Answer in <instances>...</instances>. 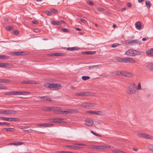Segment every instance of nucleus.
Returning <instances> with one entry per match:
<instances>
[{
	"instance_id": "nucleus-1",
	"label": "nucleus",
	"mask_w": 153,
	"mask_h": 153,
	"mask_svg": "<svg viewBox=\"0 0 153 153\" xmlns=\"http://www.w3.org/2000/svg\"><path fill=\"white\" fill-rule=\"evenodd\" d=\"M117 60L120 62L135 63V61L131 58H122L120 57H117L116 58Z\"/></svg>"
},
{
	"instance_id": "nucleus-2",
	"label": "nucleus",
	"mask_w": 153,
	"mask_h": 153,
	"mask_svg": "<svg viewBox=\"0 0 153 153\" xmlns=\"http://www.w3.org/2000/svg\"><path fill=\"white\" fill-rule=\"evenodd\" d=\"M141 53L140 51L132 49L128 50L125 52L126 55L132 56L140 55Z\"/></svg>"
},
{
	"instance_id": "nucleus-3",
	"label": "nucleus",
	"mask_w": 153,
	"mask_h": 153,
	"mask_svg": "<svg viewBox=\"0 0 153 153\" xmlns=\"http://www.w3.org/2000/svg\"><path fill=\"white\" fill-rule=\"evenodd\" d=\"M136 86V84L134 82H132L130 83L128 87L129 94H134L136 92L137 90Z\"/></svg>"
},
{
	"instance_id": "nucleus-4",
	"label": "nucleus",
	"mask_w": 153,
	"mask_h": 153,
	"mask_svg": "<svg viewBox=\"0 0 153 153\" xmlns=\"http://www.w3.org/2000/svg\"><path fill=\"white\" fill-rule=\"evenodd\" d=\"M136 136L138 137H143L146 139H153V137L150 135L144 133H137Z\"/></svg>"
},
{
	"instance_id": "nucleus-5",
	"label": "nucleus",
	"mask_w": 153,
	"mask_h": 153,
	"mask_svg": "<svg viewBox=\"0 0 153 153\" xmlns=\"http://www.w3.org/2000/svg\"><path fill=\"white\" fill-rule=\"evenodd\" d=\"M1 114H17V111L14 110H7L2 111L0 112Z\"/></svg>"
},
{
	"instance_id": "nucleus-6",
	"label": "nucleus",
	"mask_w": 153,
	"mask_h": 153,
	"mask_svg": "<svg viewBox=\"0 0 153 153\" xmlns=\"http://www.w3.org/2000/svg\"><path fill=\"white\" fill-rule=\"evenodd\" d=\"M86 112L92 114H95L100 116H104L105 114L100 111H87Z\"/></svg>"
},
{
	"instance_id": "nucleus-7",
	"label": "nucleus",
	"mask_w": 153,
	"mask_h": 153,
	"mask_svg": "<svg viewBox=\"0 0 153 153\" xmlns=\"http://www.w3.org/2000/svg\"><path fill=\"white\" fill-rule=\"evenodd\" d=\"M0 119L10 122L18 121L19 120V119L18 118L12 117H0Z\"/></svg>"
},
{
	"instance_id": "nucleus-8",
	"label": "nucleus",
	"mask_w": 153,
	"mask_h": 153,
	"mask_svg": "<svg viewBox=\"0 0 153 153\" xmlns=\"http://www.w3.org/2000/svg\"><path fill=\"white\" fill-rule=\"evenodd\" d=\"M62 88L61 85L59 84L53 83L51 84V89L52 90H57Z\"/></svg>"
},
{
	"instance_id": "nucleus-9",
	"label": "nucleus",
	"mask_w": 153,
	"mask_h": 153,
	"mask_svg": "<svg viewBox=\"0 0 153 153\" xmlns=\"http://www.w3.org/2000/svg\"><path fill=\"white\" fill-rule=\"evenodd\" d=\"M95 105V104L91 103L89 102H84V103L81 104L79 105L80 106H83V107L87 108L89 107H92Z\"/></svg>"
},
{
	"instance_id": "nucleus-10",
	"label": "nucleus",
	"mask_w": 153,
	"mask_h": 153,
	"mask_svg": "<svg viewBox=\"0 0 153 153\" xmlns=\"http://www.w3.org/2000/svg\"><path fill=\"white\" fill-rule=\"evenodd\" d=\"M85 123L86 124L89 126H92L93 125V121L92 119L90 118H87L85 120Z\"/></svg>"
},
{
	"instance_id": "nucleus-11",
	"label": "nucleus",
	"mask_w": 153,
	"mask_h": 153,
	"mask_svg": "<svg viewBox=\"0 0 153 153\" xmlns=\"http://www.w3.org/2000/svg\"><path fill=\"white\" fill-rule=\"evenodd\" d=\"M141 44V41L138 39L131 40V46L140 45Z\"/></svg>"
},
{
	"instance_id": "nucleus-12",
	"label": "nucleus",
	"mask_w": 153,
	"mask_h": 153,
	"mask_svg": "<svg viewBox=\"0 0 153 153\" xmlns=\"http://www.w3.org/2000/svg\"><path fill=\"white\" fill-rule=\"evenodd\" d=\"M146 68L151 71H153V62L147 63L146 65Z\"/></svg>"
},
{
	"instance_id": "nucleus-13",
	"label": "nucleus",
	"mask_w": 153,
	"mask_h": 153,
	"mask_svg": "<svg viewBox=\"0 0 153 153\" xmlns=\"http://www.w3.org/2000/svg\"><path fill=\"white\" fill-rule=\"evenodd\" d=\"M132 75V74L131 73L125 71H122V76L126 77H129L131 76Z\"/></svg>"
},
{
	"instance_id": "nucleus-14",
	"label": "nucleus",
	"mask_w": 153,
	"mask_h": 153,
	"mask_svg": "<svg viewBox=\"0 0 153 153\" xmlns=\"http://www.w3.org/2000/svg\"><path fill=\"white\" fill-rule=\"evenodd\" d=\"M52 111H54L55 114L59 113L60 114L61 111V108L59 107H52Z\"/></svg>"
},
{
	"instance_id": "nucleus-15",
	"label": "nucleus",
	"mask_w": 153,
	"mask_h": 153,
	"mask_svg": "<svg viewBox=\"0 0 153 153\" xmlns=\"http://www.w3.org/2000/svg\"><path fill=\"white\" fill-rule=\"evenodd\" d=\"M66 55L65 53H52L50 55V56H65Z\"/></svg>"
},
{
	"instance_id": "nucleus-16",
	"label": "nucleus",
	"mask_w": 153,
	"mask_h": 153,
	"mask_svg": "<svg viewBox=\"0 0 153 153\" xmlns=\"http://www.w3.org/2000/svg\"><path fill=\"white\" fill-rule=\"evenodd\" d=\"M37 98L41 99L43 100H48L49 101H51V98L47 96H43L42 97H38Z\"/></svg>"
},
{
	"instance_id": "nucleus-17",
	"label": "nucleus",
	"mask_w": 153,
	"mask_h": 153,
	"mask_svg": "<svg viewBox=\"0 0 153 153\" xmlns=\"http://www.w3.org/2000/svg\"><path fill=\"white\" fill-rule=\"evenodd\" d=\"M66 147L71 149H74L75 150L78 149L82 148L81 147L68 145H66Z\"/></svg>"
},
{
	"instance_id": "nucleus-18",
	"label": "nucleus",
	"mask_w": 153,
	"mask_h": 153,
	"mask_svg": "<svg viewBox=\"0 0 153 153\" xmlns=\"http://www.w3.org/2000/svg\"><path fill=\"white\" fill-rule=\"evenodd\" d=\"M83 54L85 55H93L96 53L95 51H83L82 52Z\"/></svg>"
},
{
	"instance_id": "nucleus-19",
	"label": "nucleus",
	"mask_w": 153,
	"mask_h": 153,
	"mask_svg": "<svg viewBox=\"0 0 153 153\" xmlns=\"http://www.w3.org/2000/svg\"><path fill=\"white\" fill-rule=\"evenodd\" d=\"M146 54L149 56H153V48H151L146 52Z\"/></svg>"
},
{
	"instance_id": "nucleus-20",
	"label": "nucleus",
	"mask_w": 153,
	"mask_h": 153,
	"mask_svg": "<svg viewBox=\"0 0 153 153\" xmlns=\"http://www.w3.org/2000/svg\"><path fill=\"white\" fill-rule=\"evenodd\" d=\"M64 119L62 118H53L51 119V120H53V123H62V121H61L60 120H63Z\"/></svg>"
},
{
	"instance_id": "nucleus-21",
	"label": "nucleus",
	"mask_w": 153,
	"mask_h": 153,
	"mask_svg": "<svg viewBox=\"0 0 153 153\" xmlns=\"http://www.w3.org/2000/svg\"><path fill=\"white\" fill-rule=\"evenodd\" d=\"M14 55L20 56L25 55V53L24 52H15L13 53Z\"/></svg>"
},
{
	"instance_id": "nucleus-22",
	"label": "nucleus",
	"mask_w": 153,
	"mask_h": 153,
	"mask_svg": "<svg viewBox=\"0 0 153 153\" xmlns=\"http://www.w3.org/2000/svg\"><path fill=\"white\" fill-rule=\"evenodd\" d=\"M15 130L13 128H4L2 129L3 131H13Z\"/></svg>"
},
{
	"instance_id": "nucleus-23",
	"label": "nucleus",
	"mask_w": 153,
	"mask_h": 153,
	"mask_svg": "<svg viewBox=\"0 0 153 153\" xmlns=\"http://www.w3.org/2000/svg\"><path fill=\"white\" fill-rule=\"evenodd\" d=\"M135 26L137 29L140 30L141 28V25L140 22H137L135 24Z\"/></svg>"
},
{
	"instance_id": "nucleus-24",
	"label": "nucleus",
	"mask_w": 153,
	"mask_h": 153,
	"mask_svg": "<svg viewBox=\"0 0 153 153\" xmlns=\"http://www.w3.org/2000/svg\"><path fill=\"white\" fill-rule=\"evenodd\" d=\"M60 114H67L69 113H71L70 109H67L65 111H60Z\"/></svg>"
},
{
	"instance_id": "nucleus-25",
	"label": "nucleus",
	"mask_w": 153,
	"mask_h": 153,
	"mask_svg": "<svg viewBox=\"0 0 153 153\" xmlns=\"http://www.w3.org/2000/svg\"><path fill=\"white\" fill-rule=\"evenodd\" d=\"M51 23L53 25H61L62 23V22L58 21H53L51 22Z\"/></svg>"
},
{
	"instance_id": "nucleus-26",
	"label": "nucleus",
	"mask_w": 153,
	"mask_h": 153,
	"mask_svg": "<svg viewBox=\"0 0 153 153\" xmlns=\"http://www.w3.org/2000/svg\"><path fill=\"white\" fill-rule=\"evenodd\" d=\"M80 96H88L90 95V93L89 92H84L82 93H80Z\"/></svg>"
},
{
	"instance_id": "nucleus-27",
	"label": "nucleus",
	"mask_w": 153,
	"mask_h": 153,
	"mask_svg": "<svg viewBox=\"0 0 153 153\" xmlns=\"http://www.w3.org/2000/svg\"><path fill=\"white\" fill-rule=\"evenodd\" d=\"M79 49V48L76 47H74L71 48H68L67 50L70 51H74V50H77Z\"/></svg>"
},
{
	"instance_id": "nucleus-28",
	"label": "nucleus",
	"mask_w": 153,
	"mask_h": 153,
	"mask_svg": "<svg viewBox=\"0 0 153 153\" xmlns=\"http://www.w3.org/2000/svg\"><path fill=\"white\" fill-rule=\"evenodd\" d=\"M146 7L148 8L149 9L151 6V3L150 1L148 0L146 1Z\"/></svg>"
},
{
	"instance_id": "nucleus-29",
	"label": "nucleus",
	"mask_w": 153,
	"mask_h": 153,
	"mask_svg": "<svg viewBox=\"0 0 153 153\" xmlns=\"http://www.w3.org/2000/svg\"><path fill=\"white\" fill-rule=\"evenodd\" d=\"M110 146L108 145H105L104 146H101L100 149H106L110 148Z\"/></svg>"
},
{
	"instance_id": "nucleus-30",
	"label": "nucleus",
	"mask_w": 153,
	"mask_h": 153,
	"mask_svg": "<svg viewBox=\"0 0 153 153\" xmlns=\"http://www.w3.org/2000/svg\"><path fill=\"white\" fill-rule=\"evenodd\" d=\"M101 146H91L90 147L91 148L96 149H100Z\"/></svg>"
},
{
	"instance_id": "nucleus-31",
	"label": "nucleus",
	"mask_w": 153,
	"mask_h": 153,
	"mask_svg": "<svg viewBox=\"0 0 153 153\" xmlns=\"http://www.w3.org/2000/svg\"><path fill=\"white\" fill-rule=\"evenodd\" d=\"M148 148L149 150L152 151V152H153V144H149L148 146Z\"/></svg>"
},
{
	"instance_id": "nucleus-32",
	"label": "nucleus",
	"mask_w": 153,
	"mask_h": 153,
	"mask_svg": "<svg viewBox=\"0 0 153 153\" xmlns=\"http://www.w3.org/2000/svg\"><path fill=\"white\" fill-rule=\"evenodd\" d=\"M125 44L126 45L131 46V40H126L125 42Z\"/></svg>"
},
{
	"instance_id": "nucleus-33",
	"label": "nucleus",
	"mask_w": 153,
	"mask_h": 153,
	"mask_svg": "<svg viewBox=\"0 0 153 153\" xmlns=\"http://www.w3.org/2000/svg\"><path fill=\"white\" fill-rule=\"evenodd\" d=\"M37 126H41L42 127H48V124H39L37 125Z\"/></svg>"
},
{
	"instance_id": "nucleus-34",
	"label": "nucleus",
	"mask_w": 153,
	"mask_h": 153,
	"mask_svg": "<svg viewBox=\"0 0 153 153\" xmlns=\"http://www.w3.org/2000/svg\"><path fill=\"white\" fill-rule=\"evenodd\" d=\"M8 64H5L4 63H0V67H8Z\"/></svg>"
},
{
	"instance_id": "nucleus-35",
	"label": "nucleus",
	"mask_w": 153,
	"mask_h": 153,
	"mask_svg": "<svg viewBox=\"0 0 153 153\" xmlns=\"http://www.w3.org/2000/svg\"><path fill=\"white\" fill-rule=\"evenodd\" d=\"M9 57L7 56L0 55V59H8Z\"/></svg>"
},
{
	"instance_id": "nucleus-36",
	"label": "nucleus",
	"mask_w": 153,
	"mask_h": 153,
	"mask_svg": "<svg viewBox=\"0 0 153 153\" xmlns=\"http://www.w3.org/2000/svg\"><path fill=\"white\" fill-rule=\"evenodd\" d=\"M44 86L47 88H48L51 89V84L47 83L45 84L44 85Z\"/></svg>"
},
{
	"instance_id": "nucleus-37",
	"label": "nucleus",
	"mask_w": 153,
	"mask_h": 153,
	"mask_svg": "<svg viewBox=\"0 0 153 153\" xmlns=\"http://www.w3.org/2000/svg\"><path fill=\"white\" fill-rule=\"evenodd\" d=\"M90 78V77L88 76H83L82 77V79L84 80L88 79Z\"/></svg>"
},
{
	"instance_id": "nucleus-38",
	"label": "nucleus",
	"mask_w": 153,
	"mask_h": 153,
	"mask_svg": "<svg viewBox=\"0 0 153 153\" xmlns=\"http://www.w3.org/2000/svg\"><path fill=\"white\" fill-rule=\"evenodd\" d=\"M123 71H118L116 72V74L118 76H122V72Z\"/></svg>"
},
{
	"instance_id": "nucleus-39",
	"label": "nucleus",
	"mask_w": 153,
	"mask_h": 153,
	"mask_svg": "<svg viewBox=\"0 0 153 153\" xmlns=\"http://www.w3.org/2000/svg\"><path fill=\"white\" fill-rule=\"evenodd\" d=\"M16 95H23V91H15Z\"/></svg>"
},
{
	"instance_id": "nucleus-40",
	"label": "nucleus",
	"mask_w": 153,
	"mask_h": 153,
	"mask_svg": "<svg viewBox=\"0 0 153 153\" xmlns=\"http://www.w3.org/2000/svg\"><path fill=\"white\" fill-rule=\"evenodd\" d=\"M24 143L22 142H16L14 143V145H20L23 144Z\"/></svg>"
},
{
	"instance_id": "nucleus-41",
	"label": "nucleus",
	"mask_w": 153,
	"mask_h": 153,
	"mask_svg": "<svg viewBox=\"0 0 153 153\" xmlns=\"http://www.w3.org/2000/svg\"><path fill=\"white\" fill-rule=\"evenodd\" d=\"M37 83L35 82V81L31 80H28V84H36Z\"/></svg>"
},
{
	"instance_id": "nucleus-42",
	"label": "nucleus",
	"mask_w": 153,
	"mask_h": 153,
	"mask_svg": "<svg viewBox=\"0 0 153 153\" xmlns=\"http://www.w3.org/2000/svg\"><path fill=\"white\" fill-rule=\"evenodd\" d=\"M6 88V87L3 86L2 84H0V89H5Z\"/></svg>"
},
{
	"instance_id": "nucleus-43",
	"label": "nucleus",
	"mask_w": 153,
	"mask_h": 153,
	"mask_svg": "<svg viewBox=\"0 0 153 153\" xmlns=\"http://www.w3.org/2000/svg\"><path fill=\"white\" fill-rule=\"evenodd\" d=\"M51 12H53L54 13H57V11L54 9H50Z\"/></svg>"
},
{
	"instance_id": "nucleus-44",
	"label": "nucleus",
	"mask_w": 153,
	"mask_h": 153,
	"mask_svg": "<svg viewBox=\"0 0 153 153\" xmlns=\"http://www.w3.org/2000/svg\"><path fill=\"white\" fill-rule=\"evenodd\" d=\"M22 84H28V80H24L21 82Z\"/></svg>"
},
{
	"instance_id": "nucleus-45",
	"label": "nucleus",
	"mask_w": 153,
	"mask_h": 153,
	"mask_svg": "<svg viewBox=\"0 0 153 153\" xmlns=\"http://www.w3.org/2000/svg\"><path fill=\"white\" fill-rule=\"evenodd\" d=\"M141 89V87L140 83H139L138 84V87L136 88V90H140Z\"/></svg>"
},
{
	"instance_id": "nucleus-46",
	"label": "nucleus",
	"mask_w": 153,
	"mask_h": 153,
	"mask_svg": "<svg viewBox=\"0 0 153 153\" xmlns=\"http://www.w3.org/2000/svg\"><path fill=\"white\" fill-rule=\"evenodd\" d=\"M97 9L98 11L100 12H102L104 10V9L101 7H97Z\"/></svg>"
},
{
	"instance_id": "nucleus-47",
	"label": "nucleus",
	"mask_w": 153,
	"mask_h": 153,
	"mask_svg": "<svg viewBox=\"0 0 153 153\" xmlns=\"http://www.w3.org/2000/svg\"><path fill=\"white\" fill-rule=\"evenodd\" d=\"M91 132L96 136L100 137H101V136L100 135L98 134H97L96 133L94 132V131H91Z\"/></svg>"
},
{
	"instance_id": "nucleus-48",
	"label": "nucleus",
	"mask_w": 153,
	"mask_h": 153,
	"mask_svg": "<svg viewBox=\"0 0 153 153\" xmlns=\"http://www.w3.org/2000/svg\"><path fill=\"white\" fill-rule=\"evenodd\" d=\"M5 125L7 126H9L10 123L7 122H2L1 125Z\"/></svg>"
},
{
	"instance_id": "nucleus-49",
	"label": "nucleus",
	"mask_w": 153,
	"mask_h": 153,
	"mask_svg": "<svg viewBox=\"0 0 153 153\" xmlns=\"http://www.w3.org/2000/svg\"><path fill=\"white\" fill-rule=\"evenodd\" d=\"M13 29V28L12 27L8 26L6 28V29L7 30L9 31V30H10L11 29Z\"/></svg>"
},
{
	"instance_id": "nucleus-50",
	"label": "nucleus",
	"mask_w": 153,
	"mask_h": 153,
	"mask_svg": "<svg viewBox=\"0 0 153 153\" xmlns=\"http://www.w3.org/2000/svg\"><path fill=\"white\" fill-rule=\"evenodd\" d=\"M70 111L71 112V113H76L78 112V111L76 110H73L70 109Z\"/></svg>"
},
{
	"instance_id": "nucleus-51",
	"label": "nucleus",
	"mask_w": 153,
	"mask_h": 153,
	"mask_svg": "<svg viewBox=\"0 0 153 153\" xmlns=\"http://www.w3.org/2000/svg\"><path fill=\"white\" fill-rule=\"evenodd\" d=\"M30 93L28 91H23V95H28L30 94Z\"/></svg>"
},
{
	"instance_id": "nucleus-52",
	"label": "nucleus",
	"mask_w": 153,
	"mask_h": 153,
	"mask_svg": "<svg viewBox=\"0 0 153 153\" xmlns=\"http://www.w3.org/2000/svg\"><path fill=\"white\" fill-rule=\"evenodd\" d=\"M87 3L88 4L90 5L91 6H92L94 5V3L93 2H92L91 1H87Z\"/></svg>"
},
{
	"instance_id": "nucleus-53",
	"label": "nucleus",
	"mask_w": 153,
	"mask_h": 153,
	"mask_svg": "<svg viewBox=\"0 0 153 153\" xmlns=\"http://www.w3.org/2000/svg\"><path fill=\"white\" fill-rule=\"evenodd\" d=\"M62 31L65 32H69V30L66 28H63L62 29Z\"/></svg>"
},
{
	"instance_id": "nucleus-54",
	"label": "nucleus",
	"mask_w": 153,
	"mask_h": 153,
	"mask_svg": "<svg viewBox=\"0 0 153 153\" xmlns=\"http://www.w3.org/2000/svg\"><path fill=\"white\" fill-rule=\"evenodd\" d=\"M119 45V44L118 43H114L112 45V47L113 48H115Z\"/></svg>"
},
{
	"instance_id": "nucleus-55",
	"label": "nucleus",
	"mask_w": 153,
	"mask_h": 153,
	"mask_svg": "<svg viewBox=\"0 0 153 153\" xmlns=\"http://www.w3.org/2000/svg\"><path fill=\"white\" fill-rule=\"evenodd\" d=\"M75 145H78L79 146H86V145L85 144H81V143H76L74 144Z\"/></svg>"
},
{
	"instance_id": "nucleus-56",
	"label": "nucleus",
	"mask_w": 153,
	"mask_h": 153,
	"mask_svg": "<svg viewBox=\"0 0 153 153\" xmlns=\"http://www.w3.org/2000/svg\"><path fill=\"white\" fill-rule=\"evenodd\" d=\"M46 13L48 15H51L52 14V13L51 12H50L48 11H46Z\"/></svg>"
},
{
	"instance_id": "nucleus-57",
	"label": "nucleus",
	"mask_w": 153,
	"mask_h": 153,
	"mask_svg": "<svg viewBox=\"0 0 153 153\" xmlns=\"http://www.w3.org/2000/svg\"><path fill=\"white\" fill-rule=\"evenodd\" d=\"M10 95H16L15 91H10Z\"/></svg>"
},
{
	"instance_id": "nucleus-58",
	"label": "nucleus",
	"mask_w": 153,
	"mask_h": 153,
	"mask_svg": "<svg viewBox=\"0 0 153 153\" xmlns=\"http://www.w3.org/2000/svg\"><path fill=\"white\" fill-rule=\"evenodd\" d=\"M34 31L36 33H38L39 31V30L37 28H35L34 29Z\"/></svg>"
},
{
	"instance_id": "nucleus-59",
	"label": "nucleus",
	"mask_w": 153,
	"mask_h": 153,
	"mask_svg": "<svg viewBox=\"0 0 153 153\" xmlns=\"http://www.w3.org/2000/svg\"><path fill=\"white\" fill-rule=\"evenodd\" d=\"M127 6L128 7H131L132 6L130 2H128L127 4Z\"/></svg>"
},
{
	"instance_id": "nucleus-60",
	"label": "nucleus",
	"mask_w": 153,
	"mask_h": 153,
	"mask_svg": "<svg viewBox=\"0 0 153 153\" xmlns=\"http://www.w3.org/2000/svg\"><path fill=\"white\" fill-rule=\"evenodd\" d=\"M100 65H93V66H92V68H98L99 67V66Z\"/></svg>"
},
{
	"instance_id": "nucleus-61",
	"label": "nucleus",
	"mask_w": 153,
	"mask_h": 153,
	"mask_svg": "<svg viewBox=\"0 0 153 153\" xmlns=\"http://www.w3.org/2000/svg\"><path fill=\"white\" fill-rule=\"evenodd\" d=\"M81 21L83 23H85L86 22V21L85 20L83 19H80Z\"/></svg>"
},
{
	"instance_id": "nucleus-62",
	"label": "nucleus",
	"mask_w": 153,
	"mask_h": 153,
	"mask_svg": "<svg viewBox=\"0 0 153 153\" xmlns=\"http://www.w3.org/2000/svg\"><path fill=\"white\" fill-rule=\"evenodd\" d=\"M14 33L15 34L17 35L19 33V32L18 30H16L14 32Z\"/></svg>"
},
{
	"instance_id": "nucleus-63",
	"label": "nucleus",
	"mask_w": 153,
	"mask_h": 153,
	"mask_svg": "<svg viewBox=\"0 0 153 153\" xmlns=\"http://www.w3.org/2000/svg\"><path fill=\"white\" fill-rule=\"evenodd\" d=\"M5 95H10V92H6L4 93Z\"/></svg>"
},
{
	"instance_id": "nucleus-64",
	"label": "nucleus",
	"mask_w": 153,
	"mask_h": 153,
	"mask_svg": "<svg viewBox=\"0 0 153 153\" xmlns=\"http://www.w3.org/2000/svg\"><path fill=\"white\" fill-rule=\"evenodd\" d=\"M32 23L35 24H37L38 22L36 21H33L32 22Z\"/></svg>"
}]
</instances>
